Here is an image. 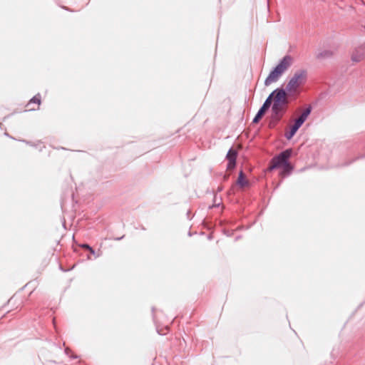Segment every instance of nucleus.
<instances>
[{
	"mask_svg": "<svg viewBox=\"0 0 365 365\" xmlns=\"http://www.w3.org/2000/svg\"><path fill=\"white\" fill-rule=\"evenodd\" d=\"M307 76V73L305 70L297 71L286 86L284 89L286 93L291 95L296 94L299 88L305 83Z\"/></svg>",
	"mask_w": 365,
	"mask_h": 365,
	"instance_id": "nucleus-3",
	"label": "nucleus"
},
{
	"mask_svg": "<svg viewBox=\"0 0 365 365\" xmlns=\"http://www.w3.org/2000/svg\"><path fill=\"white\" fill-rule=\"evenodd\" d=\"M312 111V107L309 106L307 108H305L303 112L301 113V115L298 117V118L302 121L303 123L307 120V117L309 115Z\"/></svg>",
	"mask_w": 365,
	"mask_h": 365,
	"instance_id": "nucleus-11",
	"label": "nucleus"
},
{
	"mask_svg": "<svg viewBox=\"0 0 365 365\" xmlns=\"http://www.w3.org/2000/svg\"><path fill=\"white\" fill-rule=\"evenodd\" d=\"M292 150L287 149L281 152L279 155L274 156L270 161L269 167V170L281 168L288 162L289 158L291 157Z\"/></svg>",
	"mask_w": 365,
	"mask_h": 365,
	"instance_id": "nucleus-4",
	"label": "nucleus"
},
{
	"mask_svg": "<svg viewBox=\"0 0 365 365\" xmlns=\"http://www.w3.org/2000/svg\"><path fill=\"white\" fill-rule=\"evenodd\" d=\"M69 351H70L69 349H68V348H66V349H65V352H66V354L67 355H68Z\"/></svg>",
	"mask_w": 365,
	"mask_h": 365,
	"instance_id": "nucleus-20",
	"label": "nucleus"
},
{
	"mask_svg": "<svg viewBox=\"0 0 365 365\" xmlns=\"http://www.w3.org/2000/svg\"><path fill=\"white\" fill-rule=\"evenodd\" d=\"M81 247L85 250H87L91 252L92 255H95L96 252L95 250L88 244H83L81 245Z\"/></svg>",
	"mask_w": 365,
	"mask_h": 365,
	"instance_id": "nucleus-18",
	"label": "nucleus"
},
{
	"mask_svg": "<svg viewBox=\"0 0 365 365\" xmlns=\"http://www.w3.org/2000/svg\"><path fill=\"white\" fill-rule=\"evenodd\" d=\"M268 97H271V103H273L269 126L274 127L281 120L287 112L289 100L286 91L281 88L275 89Z\"/></svg>",
	"mask_w": 365,
	"mask_h": 365,
	"instance_id": "nucleus-1",
	"label": "nucleus"
},
{
	"mask_svg": "<svg viewBox=\"0 0 365 365\" xmlns=\"http://www.w3.org/2000/svg\"><path fill=\"white\" fill-rule=\"evenodd\" d=\"M271 106V97H267L265 101L264 102L262 107L259 108L256 115L255 116L252 122L254 123H257L259 121V120L264 115L265 112L270 108Z\"/></svg>",
	"mask_w": 365,
	"mask_h": 365,
	"instance_id": "nucleus-5",
	"label": "nucleus"
},
{
	"mask_svg": "<svg viewBox=\"0 0 365 365\" xmlns=\"http://www.w3.org/2000/svg\"><path fill=\"white\" fill-rule=\"evenodd\" d=\"M365 58V45L356 48L351 55V60L354 62H360Z\"/></svg>",
	"mask_w": 365,
	"mask_h": 365,
	"instance_id": "nucleus-6",
	"label": "nucleus"
},
{
	"mask_svg": "<svg viewBox=\"0 0 365 365\" xmlns=\"http://www.w3.org/2000/svg\"><path fill=\"white\" fill-rule=\"evenodd\" d=\"M312 111V107L309 106L307 108H305L303 112L301 113V115L298 117V118L302 121L303 123L307 120V117L309 115Z\"/></svg>",
	"mask_w": 365,
	"mask_h": 365,
	"instance_id": "nucleus-10",
	"label": "nucleus"
},
{
	"mask_svg": "<svg viewBox=\"0 0 365 365\" xmlns=\"http://www.w3.org/2000/svg\"><path fill=\"white\" fill-rule=\"evenodd\" d=\"M281 168H282V170L280 173V175L282 176H287L289 175L292 170H293L292 165L289 163V161L285 163L284 165H282Z\"/></svg>",
	"mask_w": 365,
	"mask_h": 365,
	"instance_id": "nucleus-8",
	"label": "nucleus"
},
{
	"mask_svg": "<svg viewBox=\"0 0 365 365\" xmlns=\"http://www.w3.org/2000/svg\"><path fill=\"white\" fill-rule=\"evenodd\" d=\"M299 127L298 126H295L294 124H293L291 128H290V130L289 132H287L285 133V138L287 139V140H290L292 138V137L295 135V133H297V131L299 130Z\"/></svg>",
	"mask_w": 365,
	"mask_h": 365,
	"instance_id": "nucleus-13",
	"label": "nucleus"
},
{
	"mask_svg": "<svg viewBox=\"0 0 365 365\" xmlns=\"http://www.w3.org/2000/svg\"><path fill=\"white\" fill-rule=\"evenodd\" d=\"M299 127L298 126H295L294 124H293L291 128H290V130L289 132H287L285 133V138L287 139V140H290L292 138V137L295 135V133H297V131L299 130Z\"/></svg>",
	"mask_w": 365,
	"mask_h": 365,
	"instance_id": "nucleus-12",
	"label": "nucleus"
},
{
	"mask_svg": "<svg viewBox=\"0 0 365 365\" xmlns=\"http://www.w3.org/2000/svg\"><path fill=\"white\" fill-rule=\"evenodd\" d=\"M299 127L298 126H295L294 124H293L291 128H290V130L289 132H287L285 133V138L287 139V140H290L292 138V137L295 135V133H297V131L299 130Z\"/></svg>",
	"mask_w": 365,
	"mask_h": 365,
	"instance_id": "nucleus-15",
	"label": "nucleus"
},
{
	"mask_svg": "<svg viewBox=\"0 0 365 365\" xmlns=\"http://www.w3.org/2000/svg\"><path fill=\"white\" fill-rule=\"evenodd\" d=\"M299 127L298 126H295L294 124H293L291 128H290V130L289 132H287L285 133V138L287 139V140H290L292 138V137L295 135V133H297V131L299 130Z\"/></svg>",
	"mask_w": 365,
	"mask_h": 365,
	"instance_id": "nucleus-14",
	"label": "nucleus"
},
{
	"mask_svg": "<svg viewBox=\"0 0 365 365\" xmlns=\"http://www.w3.org/2000/svg\"><path fill=\"white\" fill-rule=\"evenodd\" d=\"M37 103V104H38V106H39V105H40V103H41V99H40V96H39V94H38V95H36V96H34V97L31 99V101H29V104H31V103Z\"/></svg>",
	"mask_w": 365,
	"mask_h": 365,
	"instance_id": "nucleus-17",
	"label": "nucleus"
},
{
	"mask_svg": "<svg viewBox=\"0 0 365 365\" xmlns=\"http://www.w3.org/2000/svg\"><path fill=\"white\" fill-rule=\"evenodd\" d=\"M237 153L235 150L230 148L227 154V159L228 160L227 169L232 170L236 165V158Z\"/></svg>",
	"mask_w": 365,
	"mask_h": 365,
	"instance_id": "nucleus-7",
	"label": "nucleus"
},
{
	"mask_svg": "<svg viewBox=\"0 0 365 365\" xmlns=\"http://www.w3.org/2000/svg\"><path fill=\"white\" fill-rule=\"evenodd\" d=\"M294 124L295 125V126H298L299 128H300L302 125L303 123L300 121V120L297 118L295 119Z\"/></svg>",
	"mask_w": 365,
	"mask_h": 365,
	"instance_id": "nucleus-19",
	"label": "nucleus"
},
{
	"mask_svg": "<svg viewBox=\"0 0 365 365\" xmlns=\"http://www.w3.org/2000/svg\"><path fill=\"white\" fill-rule=\"evenodd\" d=\"M237 183L241 187H244L248 185V181L245 179V175L242 170H241L239 173Z\"/></svg>",
	"mask_w": 365,
	"mask_h": 365,
	"instance_id": "nucleus-9",
	"label": "nucleus"
},
{
	"mask_svg": "<svg viewBox=\"0 0 365 365\" xmlns=\"http://www.w3.org/2000/svg\"><path fill=\"white\" fill-rule=\"evenodd\" d=\"M292 63L293 58L291 56L286 55L284 56L277 66L270 71L264 81V85L268 86L272 83L277 82Z\"/></svg>",
	"mask_w": 365,
	"mask_h": 365,
	"instance_id": "nucleus-2",
	"label": "nucleus"
},
{
	"mask_svg": "<svg viewBox=\"0 0 365 365\" xmlns=\"http://www.w3.org/2000/svg\"><path fill=\"white\" fill-rule=\"evenodd\" d=\"M333 53L332 51H329V50H324L322 52H319L317 55V58H329L332 56Z\"/></svg>",
	"mask_w": 365,
	"mask_h": 365,
	"instance_id": "nucleus-16",
	"label": "nucleus"
},
{
	"mask_svg": "<svg viewBox=\"0 0 365 365\" xmlns=\"http://www.w3.org/2000/svg\"><path fill=\"white\" fill-rule=\"evenodd\" d=\"M71 357H73V358H74V359L77 358V356H72Z\"/></svg>",
	"mask_w": 365,
	"mask_h": 365,
	"instance_id": "nucleus-21",
	"label": "nucleus"
}]
</instances>
